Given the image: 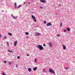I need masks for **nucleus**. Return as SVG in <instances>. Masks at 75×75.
Here are the masks:
<instances>
[{"instance_id":"obj_1","label":"nucleus","mask_w":75,"mask_h":75,"mask_svg":"<svg viewBox=\"0 0 75 75\" xmlns=\"http://www.w3.org/2000/svg\"><path fill=\"white\" fill-rule=\"evenodd\" d=\"M36 47L38 48H39V50H40V51H42V50H44V47H43L42 45H38Z\"/></svg>"},{"instance_id":"obj_2","label":"nucleus","mask_w":75,"mask_h":75,"mask_svg":"<svg viewBox=\"0 0 75 75\" xmlns=\"http://www.w3.org/2000/svg\"><path fill=\"white\" fill-rule=\"evenodd\" d=\"M49 72H51L53 74H55V71H54L52 69H51V68H50L49 69Z\"/></svg>"},{"instance_id":"obj_3","label":"nucleus","mask_w":75,"mask_h":75,"mask_svg":"<svg viewBox=\"0 0 75 75\" xmlns=\"http://www.w3.org/2000/svg\"><path fill=\"white\" fill-rule=\"evenodd\" d=\"M32 18L33 20V21L35 22H37V21H36V19H35V17L33 15H32Z\"/></svg>"},{"instance_id":"obj_4","label":"nucleus","mask_w":75,"mask_h":75,"mask_svg":"<svg viewBox=\"0 0 75 75\" xmlns=\"http://www.w3.org/2000/svg\"><path fill=\"white\" fill-rule=\"evenodd\" d=\"M46 25L47 27L49 26H52V24L51 23H47Z\"/></svg>"},{"instance_id":"obj_5","label":"nucleus","mask_w":75,"mask_h":75,"mask_svg":"<svg viewBox=\"0 0 75 75\" xmlns=\"http://www.w3.org/2000/svg\"><path fill=\"white\" fill-rule=\"evenodd\" d=\"M11 16L14 18V19H16V18H17L18 17L17 16H13V14L11 15Z\"/></svg>"},{"instance_id":"obj_6","label":"nucleus","mask_w":75,"mask_h":75,"mask_svg":"<svg viewBox=\"0 0 75 75\" xmlns=\"http://www.w3.org/2000/svg\"><path fill=\"white\" fill-rule=\"evenodd\" d=\"M40 1L41 3H45L46 2V1L45 0H40Z\"/></svg>"},{"instance_id":"obj_7","label":"nucleus","mask_w":75,"mask_h":75,"mask_svg":"<svg viewBox=\"0 0 75 75\" xmlns=\"http://www.w3.org/2000/svg\"><path fill=\"white\" fill-rule=\"evenodd\" d=\"M50 47H52V44L51 42L48 43Z\"/></svg>"},{"instance_id":"obj_8","label":"nucleus","mask_w":75,"mask_h":75,"mask_svg":"<svg viewBox=\"0 0 75 75\" xmlns=\"http://www.w3.org/2000/svg\"><path fill=\"white\" fill-rule=\"evenodd\" d=\"M62 46L63 50H66V46H65V45H63Z\"/></svg>"},{"instance_id":"obj_9","label":"nucleus","mask_w":75,"mask_h":75,"mask_svg":"<svg viewBox=\"0 0 75 75\" xmlns=\"http://www.w3.org/2000/svg\"><path fill=\"white\" fill-rule=\"evenodd\" d=\"M35 35L36 36H38V35H40V34L38 33H35Z\"/></svg>"},{"instance_id":"obj_10","label":"nucleus","mask_w":75,"mask_h":75,"mask_svg":"<svg viewBox=\"0 0 75 75\" xmlns=\"http://www.w3.org/2000/svg\"><path fill=\"white\" fill-rule=\"evenodd\" d=\"M17 41H15L14 42V45L16 46L17 45Z\"/></svg>"},{"instance_id":"obj_11","label":"nucleus","mask_w":75,"mask_h":75,"mask_svg":"<svg viewBox=\"0 0 75 75\" xmlns=\"http://www.w3.org/2000/svg\"><path fill=\"white\" fill-rule=\"evenodd\" d=\"M28 71L29 72H31V68H28Z\"/></svg>"},{"instance_id":"obj_12","label":"nucleus","mask_w":75,"mask_h":75,"mask_svg":"<svg viewBox=\"0 0 75 75\" xmlns=\"http://www.w3.org/2000/svg\"><path fill=\"white\" fill-rule=\"evenodd\" d=\"M37 67H35L33 68V71H36V70H37Z\"/></svg>"},{"instance_id":"obj_13","label":"nucleus","mask_w":75,"mask_h":75,"mask_svg":"<svg viewBox=\"0 0 75 75\" xmlns=\"http://www.w3.org/2000/svg\"><path fill=\"white\" fill-rule=\"evenodd\" d=\"M14 6L15 8H17V4H16V2H15L14 3Z\"/></svg>"},{"instance_id":"obj_14","label":"nucleus","mask_w":75,"mask_h":75,"mask_svg":"<svg viewBox=\"0 0 75 75\" xmlns=\"http://www.w3.org/2000/svg\"><path fill=\"white\" fill-rule=\"evenodd\" d=\"M8 35H10V36H12V35H13V34L12 33H8Z\"/></svg>"},{"instance_id":"obj_15","label":"nucleus","mask_w":75,"mask_h":75,"mask_svg":"<svg viewBox=\"0 0 75 75\" xmlns=\"http://www.w3.org/2000/svg\"><path fill=\"white\" fill-rule=\"evenodd\" d=\"M21 7V5H20L17 7V8H18L20 7Z\"/></svg>"},{"instance_id":"obj_16","label":"nucleus","mask_w":75,"mask_h":75,"mask_svg":"<svg viewBox=\"0 0 75 75\" xmlns=\"http://www.w3.org/2000/svg\"><path fill=\"white\" fill-rule=\"evenodd\" d=\"M42 71H43L44 72H46V71H45V69H43Z\"/></svg>"},{"instance_id":"obj_17","label":"nucleus","mask_w":75,"mask_h":75,"mask_svg":"<svg viewBox=\"0 0 75 75\" xmlns=\"http://www.w3.org/2000/svg\"><path fill=\"white\" fill-rule=\"evenodd\" d=\"M6 44L7 45L9 46V43L8 42H6Z\"/></svg>"},{"instance_id":"obj_18","label":"nucleus","mask_w":75,"mask_h":75,"mask_svg":"<svg viewBox=\"0 0 75 75\" xmlns=\"http://www.w3.org/2000/svg\"><path fill=\"white\" fill-rule=\"evenodd\" d=\"M8 62V63H9V65H11V63H12V62Z\"/></svg>"},{"instance_id":"obj_19","label":"nucleus","mask_w":75,"mask_h":75,"mask_svg":"<svg viewBox=\"0 0 75 75\" xmlns=\"http://www.w3.org/2000/svg\"><path fill=\"white\" fill-rule=\"evenodd\" d=\"M67 31H70V29H69L68 28H67Z\"/></svg>"},{"instance_id":"obj_20","label":"nucleus","mask_w":75,"mask_h":75,"mask_svg":"<svg viewBox=\"0 0 75 75\" xmlns=\"http://www.w3.org/2000/svg\"><path fill=\"white\" fill-rule=\"evenodd\" d=\"M25 35H28V32H26L25 33Z\"/></svg>"},{"instance_id":"obj_21","label":"nucleus","mask_w":75,"mask_h":75,"mask_svg":"<svg viewBox=\"0 0 75 75\" xmlns=\"http://www.w3.org/2000/svg\"><path fill=\"white\" fill-rule=\"evenodd\" d=\"M8 51L9 52H13L12 51V50L11 51L10 50H8Z\"/></svg>"},{"instance_id":"obj_22","label":"nucleus","mask_w":75,"mask_h":75,"mask_svg":"<svg viewBox=\"0 0 75 75\" xmlns=\"http://www.w3.org/2000/svg\"><path fill=\"white\" fill-rule=\"evenodd\" d=\"M62 23H61L60 24V27H62Z\"/></svg>"},{"instance_id":"obj_23","label":"nucleus","mask_w":75,"mask_h":75,"mask_svg":"<svg viewBox=\"0 0 75 75\" xmlns=\"http://www.w3.org/2000/svg\"><path fill=\"white\" fill-rule=\"evenodd\" d=\"M35 62H37V59H35Z\"/></svg>"},{"instance_id":"obj_24","label":"nucleus","mask_w":75,"mask_h":75,"mask_svg":"<svg viewBox=\"0 0 75 75\" xmlns=\"http://www.w3.org/2000/svg\"><path fill=\"white\" fill-rule=\"evenodd\" d=\"M4 63L5 64H6L7 63V61H4Z\"/></svg>"},{"instance_id":"obj_25","label":"nucleus","mask_w":75,"mask_h":75,"mask_svg":"<svg viewBox=\"0 0 75 75\" xmlns=\"http://www.w3.org/2000/svg\"><path fill=\"white\" fill-rule=\"evenodd\" d=\"M43 23L44 24H46L47 23V22L45 21H44Z\"/></svg>"},{"instance_id":"obj_26","label":"nucleus","mask_w":75,"mask_h":75,"mask_svg":"<svg viewBox=\"0 0 75 75\" xmlns=\"http://www.w3.org/2000/svg\"><path fill=\"white\" fill-rule=\"evenodd\" d=\"M17 58H18V59H20V56H18L17 57Z\"/></svg>"},{"instance_id":"obj_27","label":"nucleus","mask_w":75,"mask_h":75,"mask_svg":"<svg viewBox=\"0 0 75 75\" xmlns=\"http://www.w3.org/2000/svg\"><path fill=\"white\" fill-rule=\"evenodd\" d=\"M2 75H6V74H4V72L2 73Z\"/></svg>"},{"instance_id":"obj_28","label":"nucleus","mask_w":75,"mask_h":75,"mask_svg":"<svg viewBox=\"0 0 75 75\" xmlns=\"http://www.w3.org/2000/svg\"><path fill=\"white\" fill-rule=\"evenodd\" d=\"M4 38H5V39H7V38H6V36H5L4 37Z\"/></svg>"},{"instance_id":"obj_29","label":"nucleus","mask_w":75,"mask_h":75,"mask_svg":"<svg viewBox=\"0 0 75 75\" xmlns=\"http://www.w3.org/2000/svg\"><path fill=\"white\" fill-rule=\"evenodd\" d=\"M66 31H67V30H64V33H65V32Z\"/></svg>"},{"instance_id":"obj_30","label":"nucleus","mask_w":75,"mask_h":75,"mask_svg":"<svg viewBox=\"0 0 75 75\" xmlns=\"http://www.w3.org/2000/svg\"><path fill=\"white\" fill-rule=\"evenodd\" d=\"M60 36V34H58L57 35V37H59Z\"/></svg>"},{"instance_id":"obj_31","label":"nucleus","mask_w":75,"mask_h":75,"mask_svg":"<svg viewBox=\"0 0 75 75\" xmlns=\"http://www.w3.org/2000/svg\"><path fill=\"white\" fill-rule=\"evenodd\" d=\"M43 46H44V47H45V44H43Z\"/></svg>"},{"instance_id":"obj_32","label":"nucleus","mask_w":75,"mask_h":75,"mask_svg":"<svg viewBox=\"0 0 75 75\" xmlns=\"http://www.w3.org/2000/svg\"><path fill=\"white\" fill-rule=\"evenodd\" d=\"M40 8H44L42 7V6H40Z\"/></svg>"},{"instance_id":"obj_33","label":"nucleus","mask_w":75,"mask_h":75,"mask_svg":"<svg viewBox=\"0 0 75 75\" xmlns=\"http://www.w3.org/2000/svg\"><path fill=\"white\" fill-rule=\"evenodd\" d=\"M65 69H69L68 68L65 67Z\"/></svg>"},{"instance_id":"obj_34","label":"nucleus","mask_w":75,"mask_h":75,"mask_svg":"<svg viewBox=\"0 0 75 75\" xmlns=\"http://www.w3.org/2000/svg\"><path fill=\"white\" fill-rule=\"evenodd\" d=\"M16 67H18V65H17V64H16Z\"/></svg>"},{"instance_id":"obj_35","label":"nucleus","mask_w":75,"mask_h":75,"mask_svg":"<svg viewBox=\"0 0 75 75\" xmlns=\"http://www.w3.org/2000/svg\"><path fill=\"white\" fill-rule=\"evenodd\" d=\"M26 55H27V56H30V55H29V54H27Z\"/></svg>"},{"instance_id":"obj_36","label":"nucleus","mask_w":75,"mask_h":75,"mask_svg":"<svg viewBox=\"0 0 75 75\" xmlns=\"http://www.w3.org/2000/svg\"><path fill=\"white\" fill-rule=\"evenodd\" d=\"M23 4H25V2H24L23 3Z\"/></svg>"},{"instance_id":"obj_37","label":"nucleus","mask_w":75,"mask_h":75,"mask_svg":"<svg viewBox=\"0 0 75 75\" xmlns=\"http://www.w3.org/2000/svg\"><path fill=\"white\" fill-rule=\"evenodd\" d=\"M59 6H61V5H60V4H59Z\"/></svg>"},{"instance_id":"obj_38","label":"nucleus","mask_w":75,"mask_h":75,"mask_svg":"<svg viewBox=\"0 0 75 75\" xmlns=\"http://www.w3.org/2000/svg\"><path fill=\"white\" fill-rule=\"evenodd\" d=\"M26 38H28V36H26Z\"/></svg>"},{"instance_id":"obj_39","label":"nucleus","mask_w":75,"mask_h":75,"mask_svg":"<svg viewBox=\"0 0 75 75\" xmlns=\"http://www.w3.org/2000/svg\"><path fill=\"white\" fill-rule=\"evenodd\" d=\"M1 35L0 34V38H1Z\"/></svg>"},{"instance_id":"obj_40","label":"nucleus","mask_w":75,"mask_h":75,"mask_svg":"<svg viewBox=\"0 0 75 75\" xmlns=\"http://www.w3.org/2000/svg\"><path fill=\"white\" fill-rule=\"evenodd\" d=\"M38 27V25L37 26H36V27Z\"/></svg>"},{"instance_id":"obj_41","label":"nucleus","mask_w":75,"mask_h":75,"mask_svg":"<svg viewBox=\"0 0 75 75\" xmlns=\"http://www.w3.org/2000/svg\"><path fill=\"white\" fill-rule=\"evenodd\" d=\"M28 4H30V3L28 2Z\"/></svg>"},{"instance_id":"obj_42","label":"nucleus","mask_w":75,"mask_h":75,"mask_svg":"<svg viewBox=\"0 0 75 75\" xmlns=\"http://www.w3.org/2000/svg\"><path fill=\"white\" fill-rule=\"evenodd\" d=\"M55 13L56 14V15H57V13Z\"/></svg>"},{"instance_id":"obj_43","label":"nucleus","mask_w":75,"mask_h":75,"mask_svg":"<svg viewBox=\"0 0 75 75\" xmlns=\"http://www.w3.org/2000/svg\"><path fill=\"white\" fill-rule=\"evenodd\" d=\"M1 46H3V44H1Z\"/></svg>"},{"instance_id":"obj_44","label":"nucleus","mask_w":75,"mask_h":75,"mask_svg":"<svg viewBox=\"0 0 75 75\" xmlns=\"http://www.w3.org/2000/svg\"><path fill=\"white\" fill-rule=\"evenodd\" d=\"M2 12H4V11H2Z\"/></svg>"},{"instance_id":"obj_45","label":"nucleus","mask_w":75,"mask_h":75,"mask_svg":"<svg viewBox=\"0 0 75 75\" xmlns=\"http://www.w3.org/2000/svg\"><path fill=\"white\" fill-rule=\"evenodd\" d=\"M70 4H72V3H70Z\"/></svg>"},{"instance_id":"obj_46","label":"nucleus","mask_w":75,"mask_h":75,"mask_svg":"<svg viewBox=\"0 0 75 75\" xmlns=\"http://www.w3.org/2000/svg\"><path fill=\"white\" fill-rule=\"evenodd\" d=\"M32 0V1H33V0Z\"/></svg>"},{"instance_id":"obj_47","label":"nucleus","mask_w":75,"mask_h":75,"mask_svg":"<svg viewBox=\"0 0 75 75\" xmlns=\"http://www.w3.org/2000/svg\"><path fill=\"white\" fill-rule=\"evenodd\" d=\"M32 13H33V12H32Z\"/></svg>"}]
</instances>
